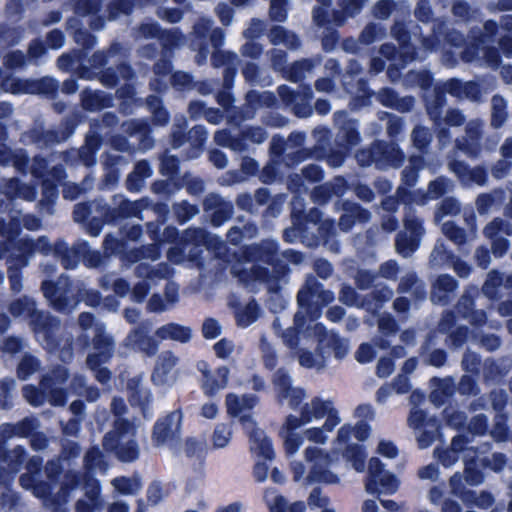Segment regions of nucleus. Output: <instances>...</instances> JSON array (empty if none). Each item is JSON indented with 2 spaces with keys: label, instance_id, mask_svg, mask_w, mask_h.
<instances>
[{
  "label": "nucleus",
  "instance_id": "obj_1",
  "mask_svg": "<svg viewBox=\"0 0 512 512\" xmlns=\"http://www.w3.org/2000/svg\"><path fill=\"white\" fill-rule=\"evenodd\" d=\"M313 321L306 325L301 312L295 315L296 328H288L280 336L284 344L296 350L299 364L308 369L321 370L326 366L328 351L320 346L313 331Z\"/></svg>",
  "mask_w": 512,
  "mask_h": 512
},
{
  "label": "nucleus",
  "instance_id": "obj_2",
  "mask_svg": "<svg viewBox=\"0 0 512 512\" xmlns=\"http://www.w3.org/2000/svg\"><path fill=\"white\" fill-rule=\"evenodd\" d=\"M334 451L329 452L318 446L309 445L303 455L306 464L295 461L291 464L295 481L303 483L336 484L339 477L331 469Z\"/></svg>",
  "mask_w": 512,
  "mask_h": 512
},
{
  "label": "nucleus",
  "instance_id": "obj_3",
  "mask_svg": "<svg viewBox=\"0 0 512 512\" xmlns=\"http://www.w3.org/2000/svg\"><path fill=\"white\" fill-rule=\"evenodd\" d=\"M277 247L273 241H267L262 246H252L247 249L246 261L232 267L233 274L247 285L253 282H265L269 290L276 289L277 275L268 276L267 269L261 263L272 265Z\"/></svg>",
  "mask_w": 512,
  "mask_h": 512
},
{
  "label": "nucleus",
  "instance_id": "obj_4",
  "mask_svg": "<svg viewBox=\"0 0 512 512\" xmlns=\"http://www.w3.org/2000/svg\"><path fill=\"white\" fill-rule=\"evenodd\" d=\"M10 312L16 317L22 316L30 318L38 341L47 350H56L57 345L52 340V336L54 329L58 327V322L51 319L48 315L37 311L32 299L24 297L23 299L12 303L10 306Z\"/></svg>",
  "mask_w": 512,
  "mask_h": 512
},
{
  "label": "nucleus",
  "instance_id": "obj_5",
  "mask_svg": "<svg viewBox=\"0 0 512 512\" xmlns=\"http://www.w3.org/2000/svg\"><path fill=\"white\" fill-rule=\"evenodd\" d=\"M66 380L67 370L64 367H59L51 374L44 376L41 381L42 391L27 385L23 388V396L34 406L42 405L45 400H48L52 405L62 406L67 398V393L62 388Z\"/></svg>",
  "mask_w": 512,
  "mask_h": 512
},
{
  "label": "nucleus",
  "instance_id": "obj_6",
  "mask_svg": "<svg viewBox=\"0 0 512 512\" xmlns=\"http://www.w3.org/2000/svg\"><path fill=\"white\" fill-rule=\"evenodd\" d=\"M298 415L290 414L287 416L283 428L286 431H294L302 426L312 424L322 419L330 417L341 418L334 403L330 399L314 397L308 402L303 401L295 408Z\"/></svg>",
  "mask_w": 512,
  "mask_h": 512
},
{
  "label": "nucleus",
  "instance_id": "obj_7",
  "mask_svg": "<svg viewBox=\"0 0 512 512\" xmlns=\"http://www.w3.org/2000/svg\"><path fill=\"white\" fill-rule=\"evenodd\" d=\"M135 428L133 424L117 419L115 428L104 438V447L107 450L115 451L119 460L131 462L138 458L139 449L134 441Z\"/></svg>",
  "mask_w": 512,
  "mask_h": 512
},
{
  "label": "nucleus",
  "instance_id": "obj_8",
  "mask_svg": "<svg viewBox=\"0 0 512 512\" xmlns=\"http://www.w3.org/2000/svg\"><path fill=\"white\" fill-rule=\"evenodd\" d=\"M409 399L413 407L408 416V425L413 430L419 447L427 448L436 437L438 422L436 418L428 417L417 407L424 400V395L420 391H413Z\"/></svg>",
  "mask_w": 512,
  "mask_h": 512
},
{
  "label": "nucleus",
  "instance_id": "obj_9",
  "mask_svg": "<svg viewBox=\"0 0 512 512\" xmlns=\"http://www.w3.org/2000/svg\"><path fill=\"white\" fill-rule=\"evenodd\" d=\"M341 423V418L330 417L326 419L321 426L309 427L303 431V434L295 433L294 431H286L284 435V448L287 455L292 456L297 453L306 439L309 442L324 445L329 439V434L336 426Z\"/></svg>",
  "mask_w": 512,
  "mask_h": 512
},
{
  "label": "nucleus",
  "instance_id": "obj_10",
  "mask_svg": "<svg viewBox=\"0 0 512 512\" xmlns=\"http://www.w3.org/2000/svg\"><path fill=\"white\" fill-rule=\"evenodd\" d=\"M18 254L12 255L8 260V277L11 289L19 292L22 288L21 276L19 270L28 264L26 254L31 252H46L48 243L45 238H40L36 242L22 238L18 241Z\"/></svg>",
  "mask_w": 512,
  "mask_h": 512
},
{
  "label": "nucleus",
  "instance_id": "obj_11",
  "mask_svg": "<svg viewBox=\"0 0 512 512\" xmlns=\"http://www.w3.org/2000/svg\"><path fill=\"white\" fill-rule=\"evenodd\" d=\"M464 437L461 435L455 436L452 440L451 447L440 451L435 450V454L443 466L449 467L453 465L458 459V453L462 451L464 453L466 481L471 485H477L482 482V475L479 471L473 467V456L475 452L471 448H464Z\"/></svg>",
  "mask_w": 512,
  "mask_h": 512
},
{
  "label": "nucleus",
  "instance_id": "obj_12",
  "mask_svg": "<svg viewBox=\"0 0 512 512\" xmlns=\"http://www.w3.org/2000/svg\"><path fill=\"white\" fill-rule=\"evenodd\" d=\"M93 352L87 357V365L95 371V377L101 383H105L110 378V372L106 368L97 369L100 364L105 363L112 352L111 338L105 334L104 329L100 325H96L93 329Z\"/></svg>",
  "mask_w": 512,
  "mask_h": 512
},
{
  "label": "nucleus",
  "instance_id": "obj_13",
  "mask_svg": "<svg viewBox=\"0 0 512 512\" xmlns=\"http://www.w3.org/2000/svg\"><path fill=\"white\" fill-rule=\"evenodd\" d=\"M364 487L369 494H393L398 490L399 481L395 475L384 470L378 458L372 457L368 463Z\"/></svg>",
  "mask_w": 512,
  "mask_h": 512
},
{
  "label": "nucleus",
  "instance_id": "obj_14",
  "mask_svg": "<svg viewBox=\"0 0 512 512\" xmlns=\"http://www.w3.org/2000/svg\"><path fill=\"white\" fill-rule=\"evenodd\" d=\"M352 425L344 424L337 431L336 438L333 442L334 453H342L343 457L351 463V466L357 472L365 470V460L367 454L363 446L349 443L352 437Z\"/></svg>",
  "mask_w": 512,
  "mask_h": 512
},
{
  "label": "nucleus",
  "instance_id": "obj_15",
  "mask_svg": "<svg viewBox=\"0 0 512 512\" xmlns=\"http://www.w3.org/2000/svg\"><path fill=\"white\" fill-rule=\"evenodd\" d=\"M136 273L141 280L134 285L132 297L135 301H142L157 280L164 279L170 274V268L166 264H159L155 269L143 262L136 267Z\"/></svg>",
  "mask_w": 512,
  "mask_h": 512
},
{
  "label": "nucleus",
  "instance_id": "obj_16",
  "mask_svg": "<svg viewBox=\"0 0 512 512\" xmlns=\"http://www.w3.org/2000/svg\"><path fill=\"white\" fill-rule=\"evenodd\" d=\"M258 402L257 397L253 395L238 396L234 393H229L225 399V405L227 413L239 419L244 430H250L255 422L251 410L256 406Z\"/></svg>",
  "mask_w": 512,
  "mask_h": 512
},
{
  "label": "nucleus",
  "instance_id": "obj_17",
  "mask_svg": "<svg viewBox=\"0 0 512 512\" xmlns=\"http://www.w3.org/2000/svg\"><path fill=\"white\" fill-rule=\"evenodd\" d=\"M424 233L421 222L416 217L408 216L405 219V229L396 239V249L404 257L410 256L419 245Z\"/></svg>",
  "mask_w": 512,
  "mask_h": 512
},
{
  "label": "nucleus",
  "instance_id": "obj_18",
  "mask_svg": "<svg viewBox=\"0 0 512 512\" xmlns=\"http://www.w3.org/2000/svg\"><path fill=\"white\" fill-rule=\"evenodd\" d=\"M197 370L202 374L201 388L205 395L213 396L226 388L229 380V369L221 366L212 371L206 361L197 363Z\"/></svg>",
  "mask_w": 512,
  "mask_h": 512
},
{
  "label": "nucleus",
  "instance_id": "obj_19",
  "mask_svg": "<svg viewBox=\"0 0 512 512\" xmlns=\"http://www.w3.org/2000/svg\"><path fill=\"white\" fill-rule=\"evenodd\" d=\"M178 358L171 352L162 353L156 361L151 379L155 385L170 386L177 377L176 365Z\"/></svg>",
  "mask_w": 512,
  "mask_h": 512
},
{
  "label": "nucleus",
  "instance_id": "obj_20",
  "mask_svg": "<svg viewBox=\"0 0 512 512\" xmlns=\"http://www.w3.org/2000/svg\"><path fill=\"white\" fill-rule=\"evenodd\" d=\"M181 418L182 416L179 412H173L155 424L153 442L156 446L169 444L178 437Z\"/></svg>",
  "mask_w": 512,
  "mask_h": 512
},
{
  "label": "nucleus",
  "instance_id": "obj_21",
  "mask_svg": "<svg viewBox=\"0 0 512 512\" xmlns=\"http://www.w3.org/2000/svg\"><path fill=\"white\" fill-rule=\"evenodd\" d=\"M312 329L319 345L321 347L324 346V349L328 351V356L331 350L334 351L336 358H342L348 353L349 345L345 339L338 337L332 332L326 331L325 327L320 323H314Z\"/></svg>",
  "mask_w": 512,
  "mask_h": 512
},
{
  "label": "nucleus",
  "instance_id": "obj_22",
  "mask_svg": "<svg viewBox=\"0 0 512 512\" xmlns=\"http://www.w3.org/2000/svg\"><path fill=\"white\" fill-rule=\"evenodd\" d=\"M20 224H23L28 230H36L40 226V221L38 218L31 215L22 216L20 212L9 216L8 222L6 219L0 217V235L9 240L14 239L19 235Z\"/></svg>",
  "mask_w": 512,
  "mask_h": 512
},
{
  "label": "nucleus",
  "instance_id": "obj_23",
  "mask_svg": "<svg viewBox=\"0 0 512 512\" xmlns=\"http://www.w3.org/2000/svg\"><path fill=\"white\" fill-rule=\"evenodd\" d=\"M273 382L279 399L287 400L291 408H296L306 398L303 389L291 387L290 377L283 371L275 374Z\"/></svg>",
  "mask_w": 512,
  "mask_h": 512
},
{
  "label": "nucleus",
  "instance_id": "obj_24",
  "mask_svg": "<svg viewBox=\"0 0 512 512\" xmlns=\"http://www.w3.org/2000/svg\"><path fill=\"white\" fill-rule=\"evenodd\" d=\"M249 435V444L252 454L263 460H272L274 457V449L271 440L265 432L253 423L250 430H245Z\"/></svg>",
  "mask_w": 512,
  "mask_h": 512
},
{
  "label": "nucleus",
  "instance_id": "obj_25",
  "mask_svg": "<svg viewBox=\"0 0 512 512\" xmlns=\"http://www.w3.org/2000/svg\"><path fill=\"white\" fill-rule=\"evenodd\" d=\"M380 153H383V160H385L390 165L396 166L402 161V153L394 144H377L369 153L364 151L358 153L357 159L362 165H368L370 163V159L372 161H379Z\"/></svg>",
  "mask_w": 512,
  "mask_h": 512
},
{
  "label": "nucleus",
  "instance_id": "obj_26",
  "mask_svg": "<svg viewBox=\"0 0 512 512\" xmlns=\"http://www.w3.org/2000/svg\"><path fill=\"white\" fill-rule=\"evenodd\" d=\"M66 286L67 279L64 277L60 278L57 286L48 281H44L42 284L44 296L49 300L51 305L59 311L68 310V297L64 289Z\"/></svg>",
  "mask_w": 512,
  "mask_h": 512
},
{
  "label": "nucleus",
  "instance_id": "obj_27",
  "mask_svg": "<svg viewBox=\"0 0 512 512\" xmlns=\"http://www.w3.org/2000/svg\"><path fill=\"white\" fill-rule=\"evenodd\" d=\"M264 501L270 512H304V502L287 504L286 499L274 489H267L264 493Z\"/></svg>",
  "mask_w": 512,
  "mask_h": 512
},
{
  "label": "nucleus",
  "instance_id": "obj_28",
  "mask_svg": "<svg viewBox=\"0 0 512 512\" xmlns=\"http://www.w3.org/2000/svg\"><path fill=\"white\" fill-rule=\"evenodd\" d=\"M156 336L160 340H172L186 343L192 338V330L188 326L177 323H168L156 330Z\"/></svg>",
  "mask_w": 512,
  "mask_h": 512
},
{
  "label": "nucleus",
  "instance_id": "obj_29",
  "mask_svg": "<svg viewBox=\"0 0 512 512\" xmlns=\"http://www.w3.org/2000/svg\"><path fill=\"white\" fill-rule=\"evenodd\" d=\"M233 435L234 431L231 423L221 422L216 424L209 437L210 448L213 450L227 448L233 439Z\"/></svg>",
  "mask_w": 512,
  "mask_h": 512
},
{
  "label": "nucleus",
  "instance_id": "obj_30",
  "mask_svg": "<svg viewBox=\"0 0 512 512\" xmlns=\"http://www.w3.org/2000/svg\"><path fill=\"white\" fill-rule=\"evenodd\" d=\"M3 193L10 198H22L32 201L35 198V189L32 186L20 184L16 179H10L3 187Z\"/></svg>",
  "mask_w": 512,
  "mask_h": 512
},
{
  "label": "nucleus",
  "instance_id": "obj_31",
  "mask_svg": "<svg viewBox=\"0 0 512 512\" xmlns=\"http://www.w3.org/2000/svg\"><path fill=\"white\" fill-rule=\"evenodd\" d=\"M260 314L258 304L255 301L240 306L236 312L235 317L238 326L245 328L255 322Z\"/></svg>",
  "mask_w": 512,
  "mask_h": 512
},
{
  "label": "nucleus",
  "instance_id": "obj_32",
  "mask_svg": "<svg viewBox=\"0 0 512 512\" xmlns=\"http://www.w3.org/2000/svg\"><path fill=\"white\" fill-rule=\"evenodd\" d=\"M456 287L455 280L449 275H441L433 285L432 301L442 302L446 294L452 292Z\"/></svg>",
  "mask_w": 512,
  "mask_h": 512
},
{
  "label": "nucleus",
  "instance_id": "obj_33",
  "mask_svg": "<svg viewBox=\"0 0 512 512\" xmlns=\"http://www.w3.org/2000/svg\"><path fill=\"white\" fill-rule=\"evenodd\" d=\"M26 162L27 157L23 152H12L5 144L0 143V164H12L17 170H23Z\"/></svg>",
  "mask_w": 512,
  "mask_h": 512
},
{
  "label": "nucleus",
  "instance_id": "obj_34",
  "mask_svg": "<svg viewBox=\"0 0 512 512\" xmlns=\"http://www.w3.org/2000/svg\"><path fill=\"white\" fill-rule=\"evenodd\" d=\"M269 36L271 42L275 45L283 44L290 49H294L299 45L297 36L292 32L286 31L280 26L274 27Z\"/></svg>",
  "mask_w": 512,
  "mask_h": 512
},
{
  "label": "nucleus",
  "instance_id": "obj_35",
  "mask_svg": "<svg viewBox=\"0 0 512 512\" xmlns=\"http://www.w3.org/2000/svg\"><path fill=\"white\" fill-rule=\"evenodd\" d=\"M1 87L10 93H34L35 85L27 80H21L14 77H8L1 82Z\"/></svg>",
  "mask_w": 512,
  "mask_h": 512
},
{
  "label": "nucleus",
  "instance_id": "obj_36",
  "mask_svg": "<svg viewBox=\"0 0 512 512\" xmlns=\"http://www.w3.org/2000/svg\"><path fill=\"white\" fill-rule=\"evenodd\" d=\"M445 90L456 97H463V95L469 97L471 95L472 98H476L478 86L475 83L462 84L457 80H450L445 84Z\"/></svg>",
  "mask_w": 512,
  "mask_h": 512
},
{
  "label": "nucleus",
  "instance_id": "obj_37",
  "mask_svg": "<svg viewBox=\"0 0 512 512\" xmlns=\"http://www.w3.org/2000/svg\"><path fill=\"white\" fill-rule=\"evenodd\" d=\"M151 168L149 164L145 161L139 162L133 171V173L128 178V187L129 189L138 190L141 186L143 179L151 176Z\"/></svg>",
  "mask_w": 512,
  "mask_h": 512
},
{
  "label": "nucleus",
  "instance_id": "obj_38",
  "mask_svg": "<svg viewBox=\"0 0 512 512\" xmlns=\"http://www.w3.org/2000/svg\"><path fill=\"white\" fill-rule=\"evenodd\" d=\"M307 503L311 509L319 508L321 512H335V510L330 507L329 498L325 496L319 488H314L310 492Z\"/></svg>",
  "mask_w": 512,
  "mask_h": 512
},
{
  "label": "nucleus",
  "instance_id": "obj_39",
  "mask_svg": "<svg viewBox=\"0 0 512 512\" xmlns=\"http://www.w3.org/2000/svg\"><path fill=\"white\" fill-rule=\"evenodd\" d=\"M112 484L118 492L125 495L135 494L141 488L140 481L137 478H115Z\"/></svg>",
  "mask_w": 512,
  "mask_h": 512
},
{
  "label": "nucleus",
  "instance_id": "obj_40",
  "mask_svg": "<svg viewBox=\"0 0 512 512\" xmlns=\"http://www.w3.org/2000/svg\"><path fill=\"white\" fill-rule=\"evenodd\" d=\"M453 258L454 257L451 254H449L444 243L437 242L431 253L430 263L436 267L450 265Z\"/></svg>",
  "mask_w": 512,
  "mask_h": 512
},
{
  "label": "nucleus",
  "instance_id": "obj_41",
  "mask_svg": "<svg viewBox=\"0 0 512 512\" xmlns=\"http://www.w3.org/2000/svg\"><path fill=\"white\" fill-rule=\"evenodd\" d=\"M129 389L131 390L130 401L132 404L145 405L150 402L151 394L140 384L139 380H133L129 384Z\"/></svg>",
  "mask_w": 512,
  "mask_h": 512
},
{
  "label": "nucleus",
  "instance_id": "obj_42",
  "mask_svg": "<svg viewBox=\"0 0 512 512\" xmlns=\"http://www.w3.org/2000/svg\"><path fill=\"white\" fill-rule=\"evenodd\" d=\"M101 286L105 289L112 288L119 296L126 295L130 290L129 284L125 280L117 278L114 274L103 277L101 280Z\"/></svg>",
  "mask_w": 512,
  "mask_h": 512
},
{
  "label": "nucleus",
  "instance_id": "obj_43",
  "mask_svg": "<svg viewBox=\"0 0 512 512\" xmlns=\"http://www.w3.org/2000/svg\"><path fill=\"white\" fill-rule=\"evenodd\" d=\"M70 390L80 396H85L89 401L98 398L99 393L92 387H85L84 379L81 376H74L70 383Z\"/></svg>",
  "mask_w": 512,
  "mask_h": 512
},
{
  "label": "nucleus",
  "instance_id": "obj_44",
  "mask_svg": "<svg viewBox=\"0 0 512 512\" xmlns=\"http://www.w3.org/2000/svg\"><path fill=\"white\" fill-rule=\"evenodd\" d=\"M86 495L89 499V503L79 500L77 503V512H93L94 508L101 505V501L98 499L99 488L97 485L92 486V488L86 492Z\"/></svg>",
  "mask_w": 512,
  "mask_h": 512
},
{
  "label": "nucleus",
  "instance_id": "obj_45",
  "mask_svg": "<svg viewBox=\"0 0 512 512\" xmlns=\"http://www.w3.org/2000/svg\"><path fill=\"white\" fill-rule=\"evenodd\" d=\"M39 369V362L30 355H25L18 365V377L22 380L27 379L30 375Z\"/></svg>",
  "mask_w": 512,
  "mask_h": 512
},
{
  "label": "nucleus",
  "instance_id": "obj_46",
  "mask_svg": "<svg viewBox=\"0 0 512 512\" xmlns=\"http://www.w3.org/2000/svg\"><path fill=\"white\" fill-rule=\"evenodd\" d=\"M506 102L502 97L495 96L492 99V123L494 126L499 127L505 121Z\"/></svg>",
  "mask_w": 512,
  "mask_h": 512
},
{
  "label": "nucleus",
  "instance_id": "obj_47",
  "mask_svg": "<svg viewBox=\"0 0 512 512\" xmlns=\"http://www.w3.org/2000/svg\"><path fill=\"white\" fill-rule=\"evenodd\" d=\"M23 458H24L23 449L20 447H17L5 456V458L3 459V462L6 464V467L3 466V468L7 469L9 472H16V471H18V469L23 461Z\"/></svg>",
  "mask_w": 512,
  "mask_h": 512
},
{
  "label": "nucleus",
  "instance_id": "obj_48",
  "mask_svg": "<svg viewBox=\"0 0 512 512\" xmlns=\"http://www.w3.org/2000/svg\"><path fill=\"white\" fill-rule=\"evenodd\" d=\"M36 428L35 420L25 419L18 426H11L9 424L1 426L3 432H9L10 434L17 435H28L33 429Z\"/></svg>",
  "mask_w": 512,
  "mask_h": 512
},
{
  "label": "nucleus",
  "instance_id": "obj_49",
  "mask_svg": "<svg viewBox=\"0 0 512 512\" xmlns=\"http://www.w3.org/2000/svg\"><path fill=\"white\" fill-rule=\"evenodd\" d=\"M460 210L458 202L453 198L444 199L435 215L436 221H439L445 215L457 214Z\"/></svg>",
  "mask_w": 512,
  "mask_h": 512
},
{
  "label": "nucleus",
  "instance_id": "obj_50",
  "mask_svg": "<svg viewBox=\"0 0 512 512\" xmlns=\"http://www.w3.org/2000/svg\"><path fill=\"white\" fill-rule=\"evenodd\" d=\"M451 188V183L444 179L439 178L435 181H432L429 185L428 189V197L430 199L437 198L447 192Z\"/></svg>",
  "mask_w": 512,
  "mask_h": 512
},
{
  "label": "nucleus",
  "instance_id": "obj_51",
  "mask_svg": "<svg viewBox=\"0 0 512 512\" xmlns=\"http://www.w3.org/2000/svg\"><path fill=\"white\" fill-rule=\"evenodd\" d=\"M376 355L374 347L369 343L360 345L355 353V358L359 363L365 364L371 362Z\"/></svg>",
  "mask_w": 512,
  "mask_h": 512
},
{
  "label": "nucleus",
  "instance_id": "obj_52",
  "mask_svg": "<svg viewBox=\"0 0 512 512\" xmlns=\"http://www.w3.org/2000/svg\"><path fill=\"white\" fill-rule=\"evenodd\" d=\"M414 146L418 149L426 147L431 141V135L429 131L423 127H417L412 133Z\"/></svg>",
  "mask_w": 512,
  "mask_h": 512
},
{
  "label": "nucleus",
  "instance_id": "obj_53",
  "mask_svg": "<svg viewBox=\"0 0 512 512\" xmlns=\"http://www.w3.org/2000/svg\"><path fill=\"white\" fill-rule=\"evenodd\" d=\"M148 104L153 108L154 120L160 125L165 124L168 120V115L164 109L159 107L158 98L156 96L149 97Z\"/></svg>",
  "mask_w": 512,
  "mask_h": 512
},
{
  "label": "nucleus",
  "instance_id": "obj_54",
  "mask_svg": "<svg viewBox=\"0 0 512 512\" xmlns=\"http://www.w3.org/2000/svg\"><path fill=\"white\" fill-rule=\"evenodd\" d=\"M202 332L205 338L214 339L221 333L220 324L214 319H206L202 326Z\"/></svg>",
  "mask_w": 512,
  "mask_h": 512
},
{
  "label": "nucleus",
  "instance_id": "obj_55",
  "mask_svg": "<svg viewBox=\"0 0 512 512\" xmlns=\"http://www.w3.org/2000/svg\"><path fill=\"white\" fill-rule=\"evenodd\" d=\"M286 0H272L270 15L275 21H283L286 18Z\"/></svg>",
  "mask_w": 512,
  "mask_h": 512
},
{
  "label": "nucleus",
  "instance_id": "obj_56",
  "mask_svg": "<svg viewBox=\"0 0 512 512\" xmlns=\"http://www.w3.org/2000/svg\"><path fill=\"white\" fill-rule=\"evenodd\" d=\"M443 233L455 243L461 244L464 241L463 231L452 223L446 222L442 227Z\"/></svg>",
  "mask_w": 512,
  "mask_h": 512
},
{
  "label": "nucleus",
  "instance_id": "obj_57",
  "mask_svg": "<svg viewBox=\"0 0 512 512\" xmlns=\"http://www.w3.org/2000/svg\"><path fill=\"white\" fill-rule=\"evenodd\" d=\"M214 350L219 358H227L234 350V345L227 339H222L214 345Z\"/></svg>",
  "mask_w": 512,
  "mask_h": 512
},
{
  "label": "nucleus",
  "instance_id": "obj_58",
  "mask_svg": "<svg viewBox=\"0 0 512 512\" xmlns=\"http://www.w3.org/2000/svg\"><path fill=\"white\" fill-rule=\"evenodd\" d=\"M394 371V364L390 358L382 357L377 364V375L386 378Z\"/></svg>",
  "mask_w": 512,
  "mask_h": 512
},
{
  "label": "nucleus",
  "instance_id": "obj_59",
  "mask_svg": "<svg viewBox=\"0 0 512 512\" xmlns=\"http://www.w3.org/2000/svg\"><path fill=\"white\" fill-rule=\"evenodd\" d=\"M147 495L150 503L157 504L165 497L166 493L159 483H153L149 486Z\"/></svg>",
  "mask_w": 512,
  "mask_h": 512
},
{
  "label": "nucleus",
  "instance_id": "obj_60",
  "mask_svg": "<svg viewBox=\"0 0 512 512\" xmlns=\"http://www.w3.org/2000/svg\"><path fill=\"white\" fill-rule=\"evenodd\" d=\"M377 452L384 457L394 458L398 450L391 441L381 440L378 444Z\"/></svg>",
  "mask_w": 512,
  "mask_h": 512
},
{
  "label": "nucleus",
  "instance_id": "obj_61",
  "mask_svg": "<svg viewBox=\"0 0 512 512\" xmlns=\"http://www.w3.org/2000/svg\"><path fill=\"white\" fill-rule=\"evenodd\" d=\"M352 435L359 441H365L370 436L371 427L364 421H359L355 427H353Z\"/></svg>",
  "mask_w": 512,
  "mask_h": 512
},
{
  "label": "nucleus",
  "instance_id": "obj_62",
  "mask_svg": "<svg viewBox=\"0 0 512 512\" xmlns=\"http://www.w3.org/2000/svg\"><path fill=\"white\" fill-rule=\"evenodd\" d=\"M157 348L156 342L144 332L138 350L148 355H153L157 351Z\"/></svg>",
  "mask_w": 512,
  "mask_h": 512
},
{
  "label": "nucleus",
  "instance_id": "obj_63",
  "mask_svg": "<svg viewBox=\"0 0 512 512\" xmlns=\"http://www.w3.org/2000/svg\"><path fill=\"white\" fill-rule=\"evenodd\" d=\"M148 308L152 312H162L170 307L165 299L163 300L159 295H153L148 302Z\"/></svg>",
  "mask_w": 512,
  "mask_h": 512
},
{
  "label": "nucleus",
  "instance_id": "obj_64",
  "mask_svg": "<svg viewBox=\"0 0 512 512\" xmlns=\"http://www.w3.org/2000/svg\"><path fill=\"white\" fill-rule=\"evenodd\" d=\"M505 224L502 220H499V219H496L494 221H492L491 223H489L485 229H484V234L489 237V238H493L494 236H496L499 232H502V231H506L504 228H505Z\"/></svg>",
  "mask_w": 512,
  "mask_h": 512
}]
</instances>
